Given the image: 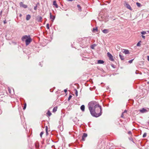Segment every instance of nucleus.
I'll list each match as a JSON object with an SVG mask.
<instances>
[{"instance_id": "obj_1", "label": "nucleus", "mask_w": 149, "mask_h": 149, "mask_svg": "<svg viewBox=\"0 0 149 149\" xmlns=\"http://www.w3.org/2000/svg\"><path fill=\"white\" fill-rule=\"evenodd\" d=\"M88 108L91 114L93 116L97 117L102 114V109L95 102H91L88 104Z\"/></svg>"}, {"instance_id": "obj_2", "label": "nucleus", "mask_w": 149, "mask_h": 149, "mask_svg": "<svg viewBox=\"0 0 149 149\" xmlns=\"http://www.w3.org/2000/svg\"><path fill=\"white\" fill-rule=\"evenodd\" d=\"M32 39L30 37V36H29V38L25 40V43L26 45H28L31 42Z\"/></svg>"}, {"instance_id": "obj_3", "label": "nucleus", "mask_w": 149, "mask_h": 149, "mask_svg": "<svg viewBox=\"0 0 149 149\" xmlns=\"http://www.w3.org/2000/svg\"><path fill=\"white\" fill-rule=\"evenodd\" d=\"M107 56L109 57V59L111 61H113L114 59L112 55L109 52L107 53Z\"/></svg>"}, {"instance_id": "obj_4", "label": "nucleus", "mask_w": 149, "mask_h": 149, "mask_svg": "<svg viewBox=\"0 0 149 149\" xmlns=\"http://www.w3.org/2000/svg\"><path fill=\"white\" fill-rule=\"evenodd\" d=\"M149 109H144V108H142V109H140L139 111H140L141 113H144L148 112V111Z\"/></svg>"}, {"instance_id": "obj_5", "label": "nucleus", "mask_w": 149, "mask_h": 149, "mask_svg": "<svg viewBox=\"0 0 149 149\" xmlns=\"http://www.w3.org/2000/svg\"><path fill=\"white\" fill-rule=\"evenodd\" d=\"M125 6L127 8L131 10H132V8L130 6V5L129 4L127 3L126 2H125Z\"/></svg>"}, {"instance_id": "obj_6", "label": "nucleus", "mask_w": 149, "mask_h": 149, "mask_svg": "<svg viewBox=\"0 0 149 149\" xmlns=\"http://www.w3.org/2000/svg\"><path fill=\"white\" fill-rule=\"evenodd\" d=\"M87 134L85 133H84L83 135L82 136V139L81 141H85V138L87 137Z\"/></svg>"}, {"instance_id": "obj_7", "label": "nucleus", "mask_w": 149, "mask_h": 149, "mask_svg": "<svg viewBox=\"0 0 149 149\" xmlns=\"http://www.w3.org/2000/svg\"><path fill=\"white\" fill-rule=\"evenodd\" d=\"M19 5L21 7H22L24 8H26L27 7V6L26 5L23 4V2H20L19 3Z\"/></svg>"}, {"instance_id": "obj_8", "label": "nucleus", "mask_w": 149, "mask_h": 149, "mask_svg": "<svg viewBox=\"0 0 149 149\" xmlns=\"http://www.w3.org/2000/svg\"><path fill=\"white\" fill-rule=\"evenodd\" d=\"M29 38V36L25 35L23 36L22 38V41H24L25 39H28Z\"/></svg>"}, {"instance_id": "obj_9", "label": "nucleus", "mask_w": 149, "mask_h": 149, "mask_svg": "<svg viewBox=\"0 0 149 149\" xmlns=\"http://www.w3.org/2000/svg\"><path fill=\"white\" fill-rule=\"evenodd\" d=\"M102 32L106 34L109 32V30L108 29H104L102 31Z\"/></svg>"}, {"instance_id": "obj_10", "label": "nucleus", "mask_w": 149, "mask_h": 149, "mask_svg": "<svg viewBox=\"0 0 149 149\" xmlns=\"http://www.w3.org/2000/svg\"><path fill=\"white\" fill-rule=\"evenodd\" d=\"M50 18L52 19L53 20L52 21H53V20H54L55 18V16H52L51 13H50Z\"/></svg>"}, {"instance_id": "obj_11", "label": "nucleus", "mask_w": 149, "mask_h": 149, "mask_svg": "<svg viewBox=\"0 0 149 149\" xmlns=\"http://www.w3.org/2000/svg\"><path fill=\"white\" fill-rule=\"evenodd\" d=\"M123 52L125 54H128L130 53L128 50L127 49H124Z\"/></svg>"}, {"instance_id": "obj_12", "label": "nucleus", "mask_w": 149, "mask_h": 149, "mask_svg": "<svg viewBox=\"0 0 149 149\" xmlns=\"http://www.w3.org/2000/svg\"><path fill=\"white\" fill-rule=\"evenodd\" d=\"M120 57L121 59L122 60H123L124 59V56L121 55V53H120L119 54Z\"/></svg>"}, {"instance_id": "obj_13", "label": "nucleus", "mask_w": 149, "mask_h": 149, "mask_svg": "<svg viewBox=\"0 0 149 149\" xmlns=\"http://www.w3.org/2000/svg\"><path fill=\"white\" fill-rule=\"evenodd\" d=\"M104 63V61L102 60H98L97 61V63L98 64H103Z\"/></svg>"}, {"instance_id": "obj_14", "label": "nucleus", "mask_w": 149, "mask_h": 149, "mask_svg": "<svg viewBox=\"0 0 149 149\" xmlns=\"http://www.w3.org/2000/svg\"><path fill=\"white\" fill-rule=\"evenodd\" d=\"M82 111H84V109H85V106L84 105H81L80 107Z\"/></svg>"}, {"instance_id": "obj_15", "label": "nucleus", "mask_w": 149, "mask_h": 149, "mask_svg": "<svg viewBox=\"0 0 149 149\" xmlns=\"http://www.w3.org/2000/svg\"><path fill=\"white\" fill-rule=\"evenodd\" d=\"M53 4L55 6L56 8H58V6L56 3V1H54L53 2Z\"/></svg>"}, {"instance_id": "obj_16", "label": "nucleus", "mask_w": 149, "mask_h": 149, "mask_svg": "<svg viewBox=\"0 0 149 149\" xmlns=\"http://www.w3.org/2000/svg\"><path fill=\"white\" fill-rule=\"evenodd\" d=\"M31 18V15H28L26 16V19L27 20H29Z\"/></svg>"}, {"instance_id": "obj_17", "label": "nucleus", "mask_w": 149, "mask_h": 149, "mask_svg": "<svg viewBox=\"0 0 149 149\" xmlns=\"http://www.w3.org/2000/svg\"><path fill=\"white\" fill-rule=\"evenodd\" d=\"M57 109V107H55L53 109V112H55L56 111Z\"/></svg>"}, {"instance_id": "obj_18", "label": "nucleus", "mask_w": 149, "mask_h": 149, "mask_svg": "<svg viewBox=\"0 0 149 149\" xmlns=\"http://www.w3.org/2000/svg\"><path fill=\"white\" fill-rule=\"evenodd\" d=\"M38 21L39 22H41V20L42 19V17L40 16L38 17Z\"/></svg>"}, {"instance_id": "obj_19", "label": "nucleus", "mask_w": 149, "mask_h": 149, "mask_svg": "<svg viewBox=\"0 0 149 149\" xmlns=\"http://www.w3.org/2000/svg\"><path fill=\"white\" fill-rule=\"evenodd\" d=\"M45 130L47 135L48 134V127L47 126L45 127Z\"/></svg>"}, {"instance_id": "obj_20", "label": "nucleus", "mask_w": 149, "mask_h": 149, "mask_svg": "<svg viewBox=\"0 0 149 149\" xmlns=\"http://www.w3.org/2000/svg\"><path fill=\"white\" fill-rule=\"evenodd\" d=\"M47 114L49 116H50L52 114V113L50 112L49 111H47Z\"/></svg>"}, {"instance_id": "obj_21", "label": "nucleus", "mask_w": 149, "mask_h": 149, "mask_svg": "<svg viewBox=\"0 0 149 149\" xmlns=\"http://www.w3.org/2000/svg\"><path fill=\"white\" fill-rule=\"evenodd\" d=\"M136 4L137 6L139 7H140L141 6V3H138V2H137L136 3Z\"/></svg>"}, {"instance_id": "obj_22", "label": "nucleus", "mask_w": 149, "mask_h": 149, "mask_svg": "<svg viewBox=\"0 0 149 149\" xmlns=\"http://www.w3.org/2000/svg\"><path fill=\"white\" fill-rule=\"evenodd\" d=\"M77 6L79 9V10L80 11L81 10V6H80L79 5H77Z\"/></svg>"}, {"instance_id": "obj_23", "label": "nucleus", "mask_w": 149, "mask_h": 149, "mask_svg": "<svg viewBox=\"0 0 149 149\" xmlns=\"http://www.w3.org/2000/svg\"><path fill=\"white\" fill-rule=\"evenodd\" d=\"M35 146L36 148H38L39 147V145L38 143H36L35 144Z\"/></svg>"}, {"instance_id": "obj_24", "label": "nucleus", "mask_w": 149, "mask_h": 149, "mask_svg": "<svg viewBox=\"0 0 149 149\" xmlns=\"http://www.w3.org/2000/svg\"><path fill=\"white\" fill-rule=\"evenodd\" d=\"M141 42V41H139L137 44L136 45V46H140L141 45V44H140V42Z\"/></svg>"}, {"instance_id": "obj_25", "label": "nucleus", "mask_w": 149, "mask_h": 149, "mask_svg": "<svg viewBox=\"0 0 149 149\" xmlns=\"http://www.w3.org/2000/svg\"><path fill=\"white\" fill-rule=\"evenodd\" d=\"M95 31H97V27H96L95 28H94L93 29V31L94 32H95Z\"/></svg>"}, {"instance_id": "obj_26", "label": "nucleus", "mask_w": 149, "mask_h": 149, "mask_svg": "<svg viewBox=\"0 0 149 149\" xmlns=\"http://www.w3.org/2000/svg\"><path fill=\"white\" fill-rule=\"evenodd\" d=\"M74 91H75V94L76 95V96H77V94H78L77 91V89H74Z\"/></svg>"}, {"instance_id": "obj_27", "label": "nucleus", "mask_w": 149, "mask_h": 149, "mask_svg": "<svg viewBox=\"0 0 149 149\" xmlns=\"http://www.w3.org/2000/svg\"><path fill=\"white\" fill-rule=\"evenodd\" d=\"M146 135H147V134L146 133H144L143 135V138H145V137H146Z\"/></svg>"}, {"instance_id": "obj_28", "label": "nucleus", "mask_w": 149, "mask_h": 149, "mask_svg": "<svg viewBox=\"0 0 149 149\" xmlns=\"http://www.w3.org/2000/svg\"><path fill=\"white\" fill-rule=\"evenodd\" d=\"M44 134V132H42L40 134V136L41 137H42V135L43 134Z\"/></svg>"}, {"instance_id": "obj_29", "label": "nucleus", "mask_w": 149, "mask_h": 149, "mask_svg": "<svg viewBox=\"0 0 149 149\" xmlns=\"http://www.w3.org/2000/svg\"><path fill=\"white\" fill-rule=\"evenodd\" d=\"M72 96L71 95H70L68 98V101L70 100V99H71V98H72Z\"/></svg>"}, {"instance_id": "obj_30", "label": "nucleus", "mask_w": 149, "mask_h": 149, "mask_svg": "<svg viewBox=\"0 0 149 149\" xmlns=\"http://www.w3.org/2000/svg\"><path fill=\"white\" fill-rule=\"evenodd\" d=\"M141 33L142 34L144 35L146 33V32L145 31H142L141 32Z\"/></svg>"}, {"instance_id": "obj_31", "label": "nucleus", "mask_w": 149, "mask_h": 149, "mask_svg": "<svg viewBox=\"0 0 149 149\" xmlns=\"http://www.w3.org/2000/svg\"><path fill=\"white\" fill-rule=\"evenodd\" d=\"M26 103H25L24 104V107L23 108V109L24 110H25L26 107Z\"/></svg>"}, {"instance_id": "obj_32", "label": "nucleus", "mask_w": 149, "mask_h": 149, "mask_svg": "<svg viewBox=\"0 0 149 149\" xmlns=\"http://www.w3.org/2000/svg\"><path fill=\"white\" fill-rule=\"evenodd\" d=\"M134 59H132V60H129L128 61L129 63H132V61H133L134 60Z\"/></svg>"}, {"instance_id": "obj_33", "label": "nucleus", "mask_w": 149, "mask_h": 149, "mask_svg": "<svg viewBox=\"0 0 149 149\" xmlns=\"http://www.w3.org/2000/svg\"><path fill=\"white\" fill-rule=\"evenodd\" d=\"M46 27L47 29H49V24H47L46 25Z\"/></svg>"}, {"instance_id": "obj_34", "label": "nucleus", "mask_w": 149, "mask_h": 149, "mask_svg": "<svg viewBox=\"0 0 149 149\" xmlns=\"http://www.w3.org/2000/svg\"><path fill=\"white\" fill-rule=\"evenodd\" d=\"M37 6H34V9L35 10H36L37 9Z\"/></svg>"}, {"instance_id": "obj_35", "label": "nucleus", "mask_w": 149, "mask_h": 149, "mask_svg": "<svg viewBox=\"0 0 149 149\" xmlns=\"http://www.w3.org/2000/svg\"><path fill=\"white\" fill-rule=\"evenodd\" d=\"M95 46V45H93L91 46V48L92 49H93L94 47Z\"/></svg>"}, {"instance_id": "obj_36", "label": "nucleus", "mask_w": 149, "mask_h": 149, "mask_svg": "<svg viewBox=\"0 0 149 149\" xmlns=\"http://www.w3.org/2000/svg\"><path fill=\"white\" fill-rule=\"evenodd\" d=\"M147 59L148 61H149V56H147Z\"/></svg>"}, {"instance_id": "obj_37", "label": "nucleus", "mask_w": 149, "mask_h": 149, "mask_svg": "<svg viewBox=\"0 0 149 149\" xmlns=\"http://www.w3.org/2000/svg\"><path fill=\"white\" fill-rule=\"evenodd\" d=\"M123 113H124V112H123V113L122 114V115H121V117L122 118H123Z\"/></svg>"}, {"instance_id": "obj_38", "label": "nucleus", "mask_w": 149, "mask_h": 149, "mask_svg": "<svg viewBox=\"0 0 149 149\" xmlns=\"http://www.w3.org/2000/svg\"><path fill=\"white\" fill-rule=\"evenodd\" d=\"M3 23H4V24H6L7 23L6 20H4L3 21Z\"/></svg>"}, {"instance_id": "obj_39", "label": "nucleus", "mask_w": 149, "mask_h": 149, "mask_svg": "<svg viewBox=\"0 0 149 149\" xmlns=\"http://www.w3.org/2000/svg\"><path fill=\"white\" fill-rule=\"evenodd\" d=\"M128 133L129 134H132V132L131 131H129L128 132Z\"/></svg>"}, {"instance_id": "obj_40", "label": "nucleus", "mask_w": 149, "mask_h": 149, "mask_svg": "<svg viewBox=\"0 0 149 149\" xmlns=\"http://www.w3.org/2000/svg\"><path fill=\"white\" fill-rule=\"evenodd\" d=\"M142 37L144 39H145V36L142 35Z\"/></svg>"}, {"instance_id": "obj_41", "label": "nucleus", "mask_w": 149, "mask_h": 149, "mask_svg": "<svg viewBox=\"0 0 149 149\" xmlns=\"http://www.w3.org/2000/svg\"><path fill=\"white\" fill-rule=\"evenodd\" d=\"M64 92H65V93H66L67 92V89H65L64 90Z\"/></svg>"}, {"instance_id": "obj_42", "label": "nucleus", "mask_w": 149, "mask_h": 149, "mask_svg": "<svg viewBox=\"0 0 149 149\" xmlns=\"http://www.w3.org/2000/svg\"><path fill=\"white\" fill-rule=\"evenodd\" d=\"M8 91H9V93H11V92H10V89H8Z\"/></svg>"}, {"instance_id": "obj_43", "label": "nucleus", "mask_w": 149, "mask_h": 149, "mask_svg": "<svg viewBox=\"0 0 149 149\" xmlns=\"http://www.w3.org/2000/svg\"><path fill=\"white\" fill-rule=\"evenodd\" d=\"M147 123H148V125L149 126V120L147 122Z\"/></svg>"}, {"instance_id": "obj_44", "label": "nucleus", "mask_w": 149, "mask_h": 149, "mask_svg": "<svg viewBox=\"0 0 149 149\" xmlns=\"http://www.w3.org/2000/svg\"><path fill=\"white\" fill-rule=\"evenodd\" d=\"M2 10H1V11L0 12V14L1 15L2 13Z\"/></svg>"}, {"instance_id": "obj_45", "label": "nucleus", "mask_w": 149, "mask_h": 149, "mask_svg": "<svg viewBox=\"0 0 149 149\" xmlns=\"http://www.w3.org/2000/svg\"><path fill=\"white\" fill-rule=\"evenodd\" d=\"M127 112V111L126 110H125L124 111V113H126Z\"/></svg>"}, {"instance_id": "obj_46", "label": "nucleus", "mask_w": 149, "mask_h": 149, "mask_svg": "<svg viewBox=\"0 0 149 149\" xmlns=\"http://www.w3.org/2000/svg\"><path fill=\"white\" fill-rule=\"evenodd\" d=\"M146 32L148 33H149V31H146Z\"/></svg>"}, {"instance_id": "obj_47", "label": "nucleus", "mask_w": 149, "mask_h": 149, "mask_svg": "<svg viewBox=\"0 0 149 149\" xmlns=\"http://www.w3.org/2000/svg\"><path fill=\"white\" fill-rule=\"evenodd\" d=\"M19 16H20V17H21L22 16V15L21 14H20Z\"/></svg>"}, {"instance_id": "obj_48", "label": "nucleus", "mask_w": 149, "mask_h": 149, "mask_svg": "<svg viewBox=\"0 0 149 149\" xmlns=\"http://www.w3.org/2000/svg\"><path fill=\"white\" fill-rule=\"evenodd\" d=\"M147 83L148 84H149V82H147Z\"/></svg>"}, {"instance_id": "obj_49", "label": "nucleus", "mask_w": 149, "mask_h": 149, "mask_svg": "<svg viewBox=\"0 0 149 149\" xmlns=\"http://www.w3.org/2000/svg\"><path fill=\"white\" fill-rule=\"evenodd\" d=\"M39 65H41V63H39Z\"/></svg>"}]
</instances>
